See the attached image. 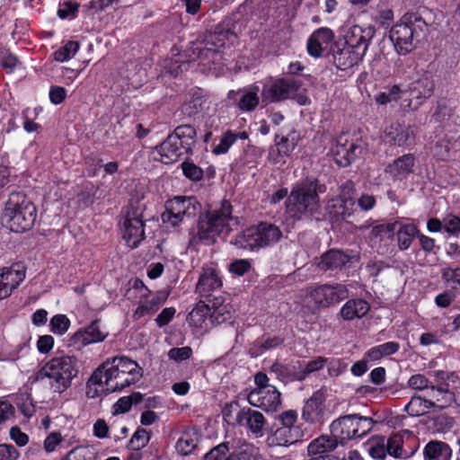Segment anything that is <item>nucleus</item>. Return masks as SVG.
<instances>
[{
  "label": "nucleus",
  "mask_w": 460,
  "mask_h": 460,
  "mask_svg": "<svg viewBox=\"0 0 460 460\" xmlns=\"http://www.w3.org/2000/svg\"><path fill=\"white\" fill-rule=\"evenodd\" d=\"M165 208H168L172 213L176 212L178 216L183 217H194L199 210V204L194 197H182L177 196L169 199L165 203Z\"/></svg>",
  "instance_id": "31"
},
{
  "label": "nucleus",
  "mask_w": 460,
  "mask_h": 460,
  "mask_svg": "<svg viewBox=\"0 0 460 460\" xmlns=\"http://www.w3.org/2000/svg\"><path fill=\"white\" fill-rule=\"evenodd\" d=\"M338 440L335 438L321 436L311 441L307 447L310 456H332V452L338 446Z\"/></svg>",
  "instance_id": "36"
},
{
  "label": "nucleus",
  "mask_w": 460,
  "mask_h": 460,
  "mask_svg": "<svg viewBox=\"0 0 460 460\" xmlns=\"http://www.w3.org/2000/svg\"><path fill=\"white\" fill-rule=\"evenodd\" d=\"M210 305L203 301H199L195 305L187 317L189 324L196 329H207L210 317Z\"/></svg>",
  "instance_id": "37"
},
{
  "label": "nucleus",
  "mask_w": 460,
  "mask_h": 460,
  "mask_svg": "<svg viewBox=\"0 0 460 460\" xmlns=\"http://www.w3.org/2000/svg\"><path fill=\"white\" fill-rule=\"evenodd\" d=\"M27 268L22 261L0 268V300L9 297L26 278Z\"/></svg>",
  "instance_id": "15"
},
{
  "label": "nucleus",
  "mask_w": 460,
  "mask_h": 460,
  "mask_svg": "<svg viewBox=\"0 0 460 460\" xmlns=\"http://www.w3.org/2000/svg\"><path fill=\"white\" fill-rule=\"evenodd\" d=\"M326 367L331 376H338L347 369L348 365L341 358H328Z\"/></svg>",
  "instance_id": "58"
},
{
  "label": "nucleus",
  "mask_w": 460,
  "mask_h": 460,
  "mask_svg": "<svg viewBox=\"0 0 460 460\" xmlns=\"http://www.w3.org/2000/svg\"><path fill=\"white\" fill-rule=\"evenodd\" d=\"M129 288L126 291L125 296L129 299L136 301L137 304L140 300L150 296L151 290L144 284L139 279H131L128 282Z\"/></svg>",
  "instance_id": "46"
},
{
  "label": "nucleus",
  "mask_w": 460,
  "mask_h": 460,
  "mask_svg": "<svg viewBox=\"0 0 460 460\" xmlns=\"http://www.w3.org/2000/svg\"><path fill=\"white\" fill-rule=\"evenodd\" d=\"M196 135V129L193 126L181 125L177 127L170 137L176 138V142H180L190 152L195 144Z\"/></svg>",
  "instance_id": "43"
},
{
  "label": "nucleus",
  "mask_w": 460,
  "mask_h": 460,
  "mask_svg": "<svg viewBox=\"0 0 460 460\" xmlns=\"http://www.w3.org/2000/svg\"><path fill=\"white\" fill-rule=\"evenodd\" d=\"M415 164V155L405 154L390 163L385 172L394 180H403L414 172Z\"/></svg>",
  "instance_id": "26"
},
{
  "label": "nucleus",
  "mask_w": 460,
  "mask_h": 460,
  "mask_svg": "<svg viewBox=\"0 0 460 460\" xmlns=\"http://www.w3.org/2000/svg\"><path fill=\"white\" fill-rule=\"evenodd\" d=\"M223 286L222 275L216 265H206L202 268L197 291L204 296H209L214 291L219 290Z\"/></svg>",
  "instance_id": "22"
},
{
  "label": "nucleus",
  "mask_w": 460,
  "mask_h": 460,
  "mask_svg": "<svg viewBox=\"0 0 460 460\" xmlns=\"http://www.w3.org/2000/svg\"><path fill=\"white\" fill-rule=\"evenodd\" d=\"M80 49L77 41L69 40L54 52V59L58 62H66L73 58Z\"/></svg>",
  "instance_id": "50"
},
{
  "label": "nucleus",
  "mask_w": 460,
  "mask_h": 460,
  "mask_svg": "<svg viewBox=\"0 0 460 460\" xmlns=\"http://www.w3.org/2000/svg\"><path fill=\"white\" fill-rule=\"evenodd\" d=\"M354 185L351 181H347L340 187V193L336 198L329 200L328 207L335 217L343 219L350 217L357 210L354 199Z\"/></svg>",
  "instance_id": "18"
},
{
  "label": "nucleus",
  "mask_w": 460,
  "mask_h": 460,
  "mask_svg": "<svg viewBox=\"0 0 460 460\" xmlns=\"http://www.w3.org/2000/svg\"><path fill=\"white\" fill-rule=\"evenodd\" d=\"M430 402L428 398L412 396L405 406V411L411 416H421L430 410Z\"/></svg>",
  "instance_id": "48"
},
{
  "label": "nucleus",
  "mask_w": 460,
  "mask_h": 460,
  "mask_svg": "<svg viewBox=\"0 0 460 460\" xmlns=\"http://www.w3.org/2000/svg\"><path fill=\"white\" fill-rule=\"evenodd\" d=\"M181 167L184 175L191 181H199L203 176V171L193 163L184 162Z\"/></svg>",
  "instance_id": "63"
},
{
  "label": "nucleus",
  "mask_w": 460,
  "mask_h": 460,
  "mask_svg": "<svg viewBox=\"0 0 460 460\" xmlns=\"http://www.w3.org/2000/svg\"><path fill=\"white\" fill-rule=\"evenodd\" d=\"M167 295L164 292L151 294L150 296L140 300L136 307L133 317L137 320L151 316L155 314L160 306L165 302Z\"/></svg>",
  "instance_id": "29"
},
{
  "label": "nucleus",
  "mask_w": 460,
  "mask_h": 460,
  "mask_svg": "<svg viewBox=\"0 0 460 460\" xmlns=\"http://www.w3.org/2000/svg\"><path fill=\"white\" fill-rule=\"evenodd\" d=\"M78 375L77 359L74 356L54 357L45 363L38 373V378H48L50 388L58 394L66 391Z\"/></svg>",
  "instance_id": "4"
},
{
  "label": "nucleus",
  "mask_w": 460,
  "mask_h": 460,
  "mask_svg": "<svg viewBox=\"0 0 460 460\" xmlns=\"http://www.w3.org/2000/svg\"><path fill=\"white\" fill-rule=\"evenodd\" d=\"M144 400L140 393H133L129 396L119 398L113 405L114 413L122 414L129 411L133 404H138Z\"/></svg>",
  "instance_id": "49"
},
{
  "label": "nucleus",
  "mask_w": 460,
  "mask_h": 460,
  "mask_svg": "<svg viewBox=\"0 0 460 460\" xmlns=\"http://www.w3.org/2000/svg\"><path fill=\"white\" fill-rule=\"evenodd\" d=\"M374 35L375 29L371 25H348L343 33L345 46L360 54L366 55Z\"/></svg>",
  "instance_id": "16"
},
{
  "label": "nucleus",
  "mask_w": 460,
  "mask_h": 460,
  "mask_svg": "<svg viewBox=\"0 0 460 460\" xmlns=\"http://www.w3.org/2000/svg\"><path fill=\"white\" fill-rule=\"evenodd\" d=\"M260 92H261V87L259 84L256 83L237 91H229L227 99L230 103L235 106L239 111L250 112L254 111L259 104Z\"/></svg>",
  "instance_id": "19"
},
{
  "label": "nucleus",
  "mask_w": 460,
  "mask_h": 460,
  "mask_svg": "<svg viewBox=\"0 0 460 460\" xmlns=\"http://www.w3.org/2000/svg\"><path fill=\"white\" fill-rule=\"evenodd\" d=\"M452 449L442 441H430L424 448L425 460H450Z\"/></svg>",
  "instance_id": "39"
},
{
  "label": "nucleus",
  "mask_w": 460,
  "mask_h": 460,
  "mask_svg": "<svg viewBox=\"0 0 460 460\" xmlns=\"http://www.w3.org/2000/svg\"><path fill=\"white\" fill-rule=\"evenodd\" d=\"M282 235L281 230L276 225L261 222L236 235L233 243L239 248L253 251L277 243Z\"/></svg>",
  "instance_id": "7"
},
{
  "label": "nucleus",
  "mask_w": 460,
  "mask_h": 460,
  "mask_svg": "<svg viewBox=\"0 0 460 460\" xmlns=\"http://www.w3.org/2000/svg\"><path fill=\"white\" fill-rule=\"evenodd\" d=\"M444 230L453 235L460 234V217L455 215H447L443 217Z\"/></svg>",
  "instance_id": "55"
},
{
  "label": "nucleus",
  "mask_w": 460,
  "mask_h": 460,
  "mask_svg": "<svg viewBox=\"0 0 460 460\" xmlns=\"http://www.w3.org/2000/svg\"><path fill=\"white\" fill-rule=\"evenodd\" d=\"M200 434L195 427L183 429L175 442V450L181 456H190L199 445Z\"/></svg>",
  "instance_id": "30"
},
{
  "label": "nucleus",
  "mask_w": 460,
  "mask_h": 460,
  "mask_svg": "<svg viewBox=\"0 0 460 460\" xmlns=\"http://www.w3.org/2000/svg\"><path fill=\"white\" fill-rule=\"evenodd\" d=\"M211 308L209 322L215 324H220L232 318L233 308L231 305L225 304L221 296L215 297L209 301Z\"/></svg>",
  "instance_id": "38"
},
{
  "label": "nucleus",
  "mask_w": 460,
  "mask_h": 460,
  "mask_svg": "<svg viewBox=\"0 0 460 460\" xmlns=\"http://www.w3.org/2000/svg\"><path fill=\"white\" fill-rule=\"evenodd\" d=\"M428 24L417 13H405L390 31V39L398 54L406 55L417 48L426 35Z\"/></svg>",
  "instance_id": "3"
},
{
  "label": "nucleus",
  "mask_w": 460,
  "mask_h": 460,
  "mask_svg": "<svg viewBox=\"0 0 460 460\" xmlns=\"http://www.w3.org/2000/svg\"><path fill=\"white\" fill-rule=\"evenodd\" d=\"M188 153L180 142H176V138L170 136L157 147V154L160 156L158 159L166 164L177 162Z\"/></svg>",
  "instance_id": "28"
},
{
  "label": "nucleus",
  "mask_w": 460,
  "mask_h": 460,
  "mask_svg": "<svg viewBox=\"0 0 460 460\" xmlns=\"http://www.w3.org/2000/svg\"><path fill=\"white\" fill-rule=\"evenodd\" d=\"M326 188L314 179L298 181L286 200V212L293 222L310 218L319 209V194Z\"/></svg>",
  "instance_id": "2"
},
{
  "label": "nucleus",
  "mask_w": 460,
  "mask_h": 460,
  "mask_svg": "<svg viewBox=\"0 0 460 460\" xmlns=\"http://www.w3.org/2000/svg\"><path fill=\"white\" fill-rule=\"evenodd\" d=\"M239 225L238 217L232 216V205L224 200L219 208L208 214L199 222L198 237L208 243H213L217 236L227 235Z\"/></svg>",
  "instance_id": "5"
},
{
  "label": "nucleus",
  "mask_w": 460,
  "mask_h": 460,
  "mask_svg": "<svg viewBox=\"0 0 460 460\" xmlns=\"http://www.w3.org/2000/svg\"><path fill=\"white\" fill-rule=\"evenodd\" d=\"M426 396L430 402V408L444 409L454 401V395L443 387L431 386Z\"/></svg>",
  "instance_id": "40"
},
{
  "label": "nucleus",
  "mask_w": 460,
  "mask_h": 460,
  "mask_svg": "<svg viewBox=\"0 0 460 460\" xmlns=\"http://www.w3.org/2000/svg\"><path fill=\"white\" fill-rule=\"evenodd\" d=\"M381 138L390 146L406 147L414 144L416 137L410 125L394 121L384 128Z\"/></svg>",
  "instance_id": "17"
},
{
  "label": "nucleus",
  "mask_w": 460,
  "mask_h": 460,
  "mask_svg": "<svg viewBox=\"0 0 460 460\" xmlns=\"http://www.w3.org/2000/svg\"><path fill=\"white\" fill-rule=\"evenodd\" d=\"M351 259L349 255L341 251L331 250L321 257L318 266L323 270H334L346 266Z\"/></svg>",
  "instance_id": "35"
},
{
  "label": "nucleus",
  "mask_w": 460,
  "mask_h": 460,
  "mask_svg": "<svg viewBox=\"0 0 460 460\" xmlns=\"http://www.w3.org/2000/svg\"><path fill=\"white\" fill-rule=\"evenodd\" d=\"M296 147V144L287 137H276L275 145L269 151L268 160L273 164L282 165L287 158L291 155Z\"/></svg>",
  "instance_id": "32"
},
{
  "label": "nucleus",
  "mask_w": 460,
  "mask_h": 460,
  "mask_svg": "<svg viewBox=\"0 0 460 460\" xmlns=\"http://www.w3.org/2000/svg\"><path fill=\"white\" fill-rule=\"evenodd\" d=\"M334 40L333 31L326 27L315 30L307 41L309 55L318 58L332 46Z\"/></svg>",
  "instance_id": "24"
},
{
  "label": "nucleus",
  "mask_w": 460,
  "mask_h": 460,
  "mask_svg": "<svg viewBox=\"0 0 460 460\" xmlns=\"http://www.w3.org/2000/svg\"><path fill=\"white\" fill-rule=\"evenodd\" d=\"M370 311V305L365 299H349L341 308L340 315L344 321L361 319Z\"/></svg>",
  "instance_id": "33"
},
{
  "label": "nucleus",
  "mask_w": 460,
  "mask_h": 460,
  "mask_svg": "<svg viewBox=\"0 0 460 460\" xmlns=\"http://www.w3.org/2000/svg\"><path fill=\"white\" fill-rule=\"evenodd\" d=\"M324 412V397L323 394L316 392L305 402L302 410V419L309 423L320 422Z\"/></svg>",
  "instance_id": "27"
},
{
  "label": "nucleus",
  "mask_w": 460,
  "mask_h": 460,
  "mask_svg": "<svg viewBox=\"0 0 460 460\" xmlns=\"http://www.w3.org/2000/svg\"><path fill=\"white\" fill-rule=\"evenodd\" d=\"M122 238L130 248H137L145 239V223L138 208L126 211L120 221Z\"/></svg>",
  "instance_id": "13"
},
{
  "label": "nucleus",
  "mask_w": 460,
  "mask_h": 460,
  "mask_svg": "<svg viewBox=\"0 0 460 460\" xmlns=\"http://www.w3.org/2000/svg\"><path fill=\"white\" fill-rule=\"evenodd\" d=\"M411 434V431L405 429L402 432L393 434L388 438H385V442L389 449V456L394 457H406L407 452H405L402 447L403 437L405 435L410 436Z\"/></svg>",
  "instance_id": "45"
},
{
  "label": "nucleus",
  "mask_w": 460,
  "mask_h": 460,
  "mask_svg": "<svg viewBox=\"0 0 460 460\" xmlns=\"http://www.w3.org/2000/svg\"><path fill=\"white\" fill-rule=\"evenodd\" d=\"M252 268V263L247 259H239L231 262L228 266V270L231 273L237 276H243Z\"/></svg>",
  "instance_id": "56"
},
{
  "label": "nucleus",
  "mask_w": 460,
  "mask_h": 460,
  "mask_svg": "<svg viewBox=\"0 0 460 460\" xmlns=\"http://www.w3.org/2000/svg\"><path fill=\"white\" fill-rule=\"evenodd\" d=\"M37 218L35 205L20 193L12 194L6 202L2 220L12 232L30 230Z\"/></svg>",
  "instance_id": "6"
},
{
  "label": "nucleus",
  "mask_w": 460,
  "mask_h": 460,
  "mask_svg": "<svg viewBox=\"0 0 460 460\" xmlns=\"http://www.w3.org/2000/svg\"><path fill=\"white\" fill-rule=\"evenodd\" d=\"M70 320L66 314H58L49 321V330L56 335L65 334L70 327Z\"/></svg>",
  "instance_id": "52"
},
{
  "label": "nucleus",
  "mask_w": 460,
  "mask_h": 460,
  "mask_svg": "<svg viewBox=\"0 0 460 460\" xmlns=\"http://www.w3.org/2000/svg\"><path fill=\"white\" fill-rule=\"evenodd\" d=\"M151 438L150 433L143 429L137 428L128 443V449H142L147 446Z\"/></svg>",
  "instance_id": "51"
},
{
  "label": "nucleus",
  "mask_w": 460,
  "mask_h": 460,
  "mask_svg": "<svg viewBox=\"0 0 460 460\" xmlns=\"http://www.w3.org/2000/svg\"><path fill=\"white\" fill-rule=\"evenodd\" d=\"M373 428L371 418L356 414L341 416L330 426L331 433L340 443L367 435Z\"/></svg>",
  "instance_id": "9"
},
{
  "label": "nucleus",
  "mask_w": 460,
  "mask_h": 460,
  "mask_svg": "<svg viewBox=\"0 0 460 460\" xmlns=\"http://www.w3.org/2000/svg\"><path fill=\"white\" fill-rule=\"evenodd\" d=\"M365 55L360 54L350 48L344 46L334 56V63L341 70H347L358 64L362 60Z\"/></svg>",
  "instance_id": "42"
},
{
  "label": "nucleus",
  "mask_w": 460,
  "mask_h": 460,
  "mask_svg": "<svg viewBox=\"0 0 460 460\" xmlns=\"http://www.w3.org/2000/svg\"><path fill=\"white\" fill-rule=\"evenodd\" d=\"M442 279L452 287L460 286V267L452 269V268H443L441 270Z\"/></svg>",
  "instance_id": "59"
},
{
  "label": "nucleus",
  "mask_w": 460,
  "mask_h": 460,
  "mask_svg": "<svg viewBox=\"0 0 460 460\" xmlns=\"http://www.w3.org/2000/svg\"><path fill=\"white\" fill-rule=\"evenodd\" d=\"M230 450H233L243 460H255L256 447L241 438L229 441Z\"/></svg>",
  "instance_id": "47"
},
{
  "label": "nucleus",
  "mask_w": 460,
  "mask_h": 460,
  "mask_svg": "<svg viewBox=\"0 0 460 460\" xmlns=\"http://www.w3.org/2000/svg\"><path fill=\"white\" fill-rule=\"evenodd\" d=\"M366 147L365 141L359 137L349 138L347 135L339 136L333 147L336 163L341 166H348L363 154Z\"/></svg>",
  "instance_id": "14"
},
{
  "label": "nucleus",
  "mask_w": 460,
  "mask_h": 460,
  "mask_svg": "<svg viewBox=\"0 0 460 460\" xmlns=\"http://www.w3.org/2000/svg\"><path fill=\"white\" fill-rule=\"evenodd\" d=\"M241 410L242 409H239V406L236 402H231L229 404H226L222 411L224 420L227 422L229 425H237V420H235V418L237 411Z\"/></svg>",
  "instance_id": "62"
},
{
  "label": "nucleus",
  "mask_w": 460,
  "mask_h": 460,
  "mask_svg": "<svg viewBox=\"0 0 460 460\" xmlns=\"http://www.w3.org/2000/svg\"><path fill=\"white\" fill-rule=\"evenodd\" d=\"M406 94V89H402L399 84H392L378 92L374 96V101L379 106L399 102L400 108L403 111L416 109V107H412L411 100L405 97Z\"/></svg>",
  "instance_id": "21"
},
{
  "label": "nucleus",
  "mask_w": 460,
  "mask_h": 460,
  "mask_svg": "<svg viewBox=\"0 0 460 460\" xmlns=\"http://www.w3.org/2000/svg\"><path fill=\"white\" fill-rule=\"evenodd\" d=\"M451 149L452 142L448 139H441L435 145L433 154L438 159L446 161L452 155Z\"/></svg>",
  "instance_id": "54"
},
{
  "label": "nucleus",
  "mask_w": 460,
  "mask_h": 460,
  "mask_svg": "<svg viewBox=\"0 0 460 460\" xmlns=\"http://www.w3.org/2000/svg\"><path fill=\"white\" fill-rule=\"evenodd\" d=\"M107 335V333L101 331L98 323L93 322L85 329L75 332L70 339V345L81 349L89 344L104 341Z\"/></svg>",
  "instance_id": "25"
},
{
  "label": "nucleus",
  "mask_w": 460,
  "mask_h": 460,
  "mask_svg": "<svg viewBox=\"0 0 460 460\" xmlns=\"http://www.w3.org/2000/svg\"><path fill=\"white\" fill-rule=\"evenodd\" d=\"M192 349L190 347L172 348L168 351V358L176 362H181L190 358Z\"/></svg>",
  "instance_id": "61"
},
{
  "label": "nucleus",
  "mask_w": 460,
  "mask_h": 460,
  "mask_svg": "<svg viewBox=\"0 0 460 460\" xmlns=\"http://www.w3.org/2000/svg\"><path fill=\"white\" fill-rule=\"evenodd\" d=\"M20 452L11 444H0V460H17Z\"/></svg>",
  "instance_id": "64"
},
{
  "label": "nucleus",
  "mask_w": 460,
  "mask_h": 460,
  "mask_svg": "<svg viewBox=\"0 0 460 460\" xmlns=\"http://www.w3.org/2000/svg\"><path fill=\"white\" fill-rule=\"evenodd\" d=\"M300 438L299 428L279 427L269 437L268 442L270 446L288 447L298 441Z\"/></svg>",
  "instance_id": "34"
},
{
  "label": "nucleus",
  "mask_w": 460,
  "mask_h": 460,
  "mask_svg": "<svg viewBox=\"0 0 460 460\" xmlns=\"http://www.w3.org/2000/svg\"><path fill=\"white\" fill-rule=\"evenodd\" d=\"M385 229H387V231L396 232L395 235L397 245L401 251L408 250L411 245L415 236H417L419 234L418 227L415 224L401 222H395L387 226H376L372 229V232L375 235H377L385 231Z\"/></svg>",
  "instance_id": "20"
},
{
  "label": "nucleus",
  "mask_w": 460,
  "mask_h": 460,
  "mask_svg": "<svg viewBox=\"0 0 460 460\" xmlns=\"http://www.w3.org/2000/svg\"><path fill=\"white\" fill-rule=\"evenodd\" d=\"M369 453L373 458L384 459L389 455V449L385 442V438H378L374 445L371 446Z\"/></svg>",
  "instance_id": "57"
},
{
  "label": "nucleus",
  "mask_w": 460,
  "mask_h": 460,
  "mask_svg": "<svg viewBox=\"0 0 460 460\" xmlns=\"http://www.w3.org/2000/svg\"><path fill=\"white\" fill-rule=\"evenodd\" d=\"M229 450V441L221 443L207 453L204 460H223Z\"/></svg>",
  "instance_id": "60"
},
{
  "label": "nucleus",
  "mask_w": 460,
  "mask_h": 460,
  "mask_svg": "<svg viewBox=\"0 0 460 460\" xmlns=\"http://www.w3.org/2000/svg\"><path fill=\"white\" fill-rule=\"evenodd\" d=\"M236 40V34L229 30H216L209 33L203 43L195 44L193 53L200 64L208 66L217 64L222 59L221 49L229 47Z\"/></svg>",
  "instance_id": "8"
},
{
  "label": "nucleus",
  "mask_w": 460,
  "mask_h": 460,
  "mask_svg": "<svg viewBox=\"0 0 460 460\" xmlns=\"http://www.w3.org/2000/svg\"><path fill=\"white\" fill-rule=\"evenodd\" d=\"M300 84L293 79L269 78L262 82L261 92L263 102H278L293 99L300 89Z\"/></svg>",
  "instance_id": "12"
},
{
  "label": "nucleus",
  "mask_w": 460,
  "mask_h": 460,
  "mask_svg": "<svg viewBox=\"0 0 460 460\" xmlns=\"http://www.w3.org/2000/svg\"><path fill=\"white\" fill-rule=\"evenodd\" d=\"M254 383L256 387L247 396L249 403L265 411H276L281 404L279 391L269 384L268 376L261 372L255 375Z\"/></svg>",
  "instance_id": "10"
},
{
  "label": "nucleus",
  "mask_w": 460,
  "mask_h": 460,
  "mask_svg": "<svg viewBox=\"0 0 460 460\" xmlns=\"http://www.w3.org/2000/svg\"><path fill=\"white\" fill-rule=\"evenodd\" d=\"M237 425L247 429L256 438L263 436V429L266 424L263 414L250 408H243L237 411Z\"/></svg>",
  "instance_id": "23"
},
{
  "label": "nucleus",
  "mask_w": 460,
  "mask_h": 460,
  "mask_svg": "<svg viewBox=\"0 0 460 460\" xmlns=\"http://www.w3.org/2000/svg\"><path fill=\"white\" fill-rule=\"evenodd\" d=\"M143 376L138 363L126 356L105 359L86 383V395L96 398L103 394L122 392L137 384Z\"/></svg>",
  "instance_id": "1"
},
{
  "label": "nucleus",
  "mask_w": 460,
  "mask_h": 460,
  "mask_svg": "<svg viewBox=\"0 0 460 460\" xmlns=\"http://www.w3.org/2000/svg\"><path fill=\"white\" fill-rule=\"evenodd\" d=\"M348 296V288L343 284H323L309 287L305 290V299L317 308H326Z\"/></svg>",
  "instance_id": "11"
},
{
  "label": "nucleus",
  "mask_w": 460,
  "mask_h": 460,
  "mask_svg": "<svg viewBox=\"0 0 460 460\" xmlns=\"http://www.w3.org/2000/svg\"><path fill=\"white\" fill-rule=\"evenodd\" d=\"M235 143L234 132L226 130L219 138L218 144H216L212 149V153L218 155L228 152L230 147Z\"/></svg>",
  "instance_id": "53"
},
{
  "label": "nucleus",
  "mask_w": 460,
  "mask_h": 460,
  "mask_svg": "<svg viewBox=\"0 0 460 460\" xmlns=\"http://www.w3.org/2000/svg\"><path fill=\"white\" fill-rule=\"evenodd\" d=\"M283 342L280 337H262L261 339L256 340L249 348V354L252 358H257L263 354L268 349L277 348Z\"/></svg>",
  "instance_id": "44"
},
{
  "label": "nucleus",
  "mask_w": 460,
  "mask_h": 460,
  "mask_svg": "<svg viewBox=\"0 0 460 460\" xmlns=\"http://www.w3.org/2000/svg\"><path fill=\"white\" fill-rule=\"evenodd\" d=\"M434 86L435 84L431 77L428 75H425L418 80L412 82L406 91L407 93H410L411 97L417 99H426L432 94Z\"/></svg>",
  "instance_id": "41"
}]
</instances>
